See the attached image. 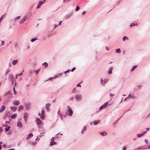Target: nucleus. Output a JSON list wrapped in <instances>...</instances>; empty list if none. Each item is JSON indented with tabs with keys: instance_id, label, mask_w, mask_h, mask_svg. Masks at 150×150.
Instances as JSON below:
<instances>
[{
	"instance_id": "11",
	"label": "nucleus",
	"mask_w": 150,
	"mask_h": 150,
	"mask_svg": "<svg viewBox=\"0 0 150 150\" xmlns=\"http://www.w3.org/2000/svg\"><path fill=\"white\" fill-rule=\"evenodd\" d=\"M33 136V134L32 133H30L28 136L26 137V140H28Z\"/></svg>"
},
{
	"instance_id": "30",
	"label": "nucleus",
	"mask_w": 150,
	"mask_h": 150,
	"mask_svg": "<svg viewBox=\"0 0 150 150\" xmlns=\"http://www.w3.org/2000/svg\"><path fill=\"white\" fill-rule=\"evenodd\" d=\"M23 108V105L20 106L18 108V110L20 111L22 110Z\"/></svg>"
},
{
	"instance_id": "27",
	"label": "nucleus",
	"mask_w": 150,
	"mask_h": 150,
	"mask_svg": "<svg viewBox=\"0 0 150 150\" xmlns=\"http://www.w3.org/2000/svg\"><path fill=\"white\" fill-rule=\"evenodd\" d=\"M17 114H14L13 115H12L11 116V119H14V118H15L16 116H17Z\"/></svg>"
},
{
	"instance_id": "20",
	"label": "nucleus",
	"mask_w": 150,
	"mask_h": 150,
	"mask_svg": "<svg viewBox=\"0 0 150 150\" xmlns=\"http://www.w3.org/2000/svg\"><path fill=\"white\" fill-rule=\"evenodd\" d=\"M5 109V107L4 105L2 106L1 109H0V112H2Z\"/></svg>"
},
{
	"instance_id": "7",
	"label": "nucleus",
	"mask_w": 150,
	"mask_h": 150,
	"mask_svg": "<svg viewBox=\"0 0 150 150\" xmlns=\"http://www.w3.org/2000/svg\"><path fill=\"white\" fill-rule=\"evenodd\" d=\"M45 2H44V1H39V2L38 3V5L37 7V9H39V8L44 3H45Z\"/></svg>"
},
{
	"instance_id": "53",
	"label": "nucleus",
	"mask_w": 150,
	"mask_h": 150,
	"mask_svg": "<svg viewBox=\"0 0 150 150\" xmlns=\"http://www.w3.org/2000/svg\"><path fill=\"white\" fill-rule=\"evenodd\" d=\"M80 83H78L77 85V87H81V85H80Z\"/></svg>"
},
{
	"instance_id": "16",
	"label": "nucleus",
	"mask_w": 150,
	"mask_h": 150,
	"mask_svg": "<svg viewBox=\"0 0 150 150\" xmlns=\"http://www.w3.org/2000/svg\"><path fill=\"white\" fill-rule=\"evenodd\" d=\"M137 23L136 21L133 22L132 23H131L130 25V27H131L132 26H134L135 25H137Z\"/></svg>"
},
{
	"instance_id": "47",
	"label": "nucleus",
	"mask_w": 150,
	"mask_h": 150,
	"mask_svg": "<svg viewBox=\"0 0 150 150\" xmlns=\"http://www.w3.org/2000/svg\"><path fill=\"white\" fill-rule=\"evenodd\" d=\"M123 150H126V146H124L122 148Z\"/></svg>"
},
{
	"instance_id": "43",
	"label": "nucleus",
	"mask_w": 150,
	"mask_h": 150,
	"mask_svg": "<svg viewBox=\"0 0 150 150\" xmlns=\"http://www.w3.org/2000/svg\"><path fill=\"white\" fill-rule=\"evenodd\" d=\"M131 96V94H129V96H128L127 98H125V101L126 100L129 98V97H130Z\"/></svg>"
},
{
	"instance_id": "31",
	"label": "nucleus",
	"mask_w": 150,
	"mask_h": 150,
	"mask_svg": "<svg viewBox=\"0 0 150 150\" xmlns=\"http://www.w3.org/2000/svg\"><path fill=\"white\" fill-rule=\"evenodd\" d=\"M11 71L10 69L9 68L6 71V73H5V75H6L9 72H10Z\"/></svg>"
},
{
	"instance_id": "4",
	"label": "nucleus",
	"mask_w": 150,
	"mask_h": 150,
	"mask_svg": "<svg viewBox=\"0 0 150 150\" xmlns=\"http://www.w3.org/2000/svg\"><path fill=\"white\" fill-rule=\"evenodd\" d=\"M22 119L20 118L18 120V121L17 123V127L19 128H22L23 127V125L21 123Z\"/></svg>"
},
{
	"instance_id": "23",
	"label": "nucleus",
	"mask_w": 150,
	"mask_h": 150,
	"mask_svg": "<svg viewBox=\"0 0 150 150\" xmlns=\"http://www.w3.org/2000/svg\"><path fill=\"white\" fill-rule=\"evenodd\" d=\"M87 130V128L86 126H84L83 127V129L81 131V133L82 134H83L84 132L86 131Z\"/></svg>"
},
{
	"instance_id": "22",
	"label": "nucleus",
	"mask_w": 150,
	"mask_h": 150,
	"mask_svg": "<svg viewBox=\"0 0 150 150\" xmlns=\"http://www.w3.org/2000/svg\"><path fill=\"white\" fill-rule=\"evenodd\" d=\"M51 105V104L50 103H47L46 105V108L47 110H49V108L50 106Z\"/></svg>"
},
{
	"instance_id": "61",
	"label": "nucleus",
	"mask_w": 150,
	"mask_h": 150,
	"mask_svg": "<svg viewBox=\"0 0 150 150\" xmlns=\"http://www.w3.org/2000/svg\"><path fill=\"white\" fill-rule=\"evenodd\" d=\"M110 96H114V94H111V93H110Z\"/></svg>"
},
{
	"instance_id": "64",
	"label": "nucleus",
	"mask_w": 150,
	"mask_h": 150,
	"mask_svg": "<svg viewBox=\"0 0 150 150\" xmlns=\"http://www.w3.org/2000/svg\"><path fill=\"white\" fill-rule=\"evenodd\" d=\"M106 49L108 51L109 50V49L107 47H106Z\"/></svg>"
},
{
	"instance_id": "57",
	"label": "nucleus",
	"mask_w": 150,
	"mask_h": 150,
	"mask_svg": "<svg viewBox=\"0 0 150 150\" xmlns=\"http://www.w3.org/2000/svg\"><path fill=\"white\" fill-rule=\"evenodd\" d=\"M74 99V97H72L70 98V100H72Z\"/></svg>"
},
{
	"instance_id": "24",
	"label": "nucleus",
	"mask_w": 150,
	"mask_h": 150,
	"mask_svg": "<svg viewBox=\"0 0 150 150\" xmlns=\"http://www.w3.org/2000/svg\"><path fill=\"white\" fill-rule=\"evenodd\" d=\"M18 62V60L17 59L13 60L12 62V64L13 65H15Z\"/></svg>"
},
{
	"instance_id": "51",
	"label": "nucleus",
	"mask_w": 150,
	"mask_h": 150,
	"mask_svg": "<svg viewBox=\"0 0 150 150\" xmlns=\"http://www.w3.org/2000/svg\"><path fill=\"white\" fill-rule=\"evenodd\" d=\"M70 70H68L67 71H66L64 72V73L66 74V73L67 72L70 71Z\"/></svg>"
},
{
	"instance_id": "28",
	"label": "nucleus",
	"mask_w": 150,
	"mask_h": 150,
	"mask_svg": "<svg viewBox=\"0 0 150 150\" xmlns=\"http://www.w3.org/2000/svg\"><path fill=\"white\" fill-rule=\"evenodd\" d=\"M42 65H44L45 67L46 68L48 66V64L47 62H45L44 63L42 64Z\"/></svg>"
},
{
	"instance_id": "41",
	"label": "nucleus",
	"mask_w": 150,
	"mask_h": 150,
	"mask_svg": "<svg viewBox=\"0 0 150 150\" xmlns=\"http://www.w3.org/2000/svg\"><path fill=\"white\" fill-rule=\"evenodd\" d=\"M70 1L69 0H67L66 1V0H63V3H66Z\"/></svg>"
},
{
	"instance_id": "1",
	"label": "nucleus",
	"mask_w": 150,
	"mask_h": 150,
	"mask_svg": "<svg viewBox=\"0 0 150 150\" xmlns=\"http://www.w3.org/2000/svg\"><path fill=\"white\" fill-rule=\"evenodd\" d=\"M28 18V16L27 15H25L19 21V24H22Z\"/></svg>"
},
{
	"instance_id": "9",
	"label": "nucleus",
	"mask_w": 150,
	"mask_h": 150,
	"mask_svg": "<svg viewBox=\"0 0 150 150\" xmlns=\"http://www.w3.org/2000/svg\"><path fill=\"white\" fill-rule=\"evenodd\" d=\"M28 117V113L27 112H25L23 114V118L25 122H26L27 121Z\"/></svg>"
},
{
	"instance_id": "44",
	"label": "nucleus",
	"mask_w": 150,
	"mask_h": 150,
	"mask_svg": "<svg viewBox=\"0 0 150 150\" xmlns=\"http://www.w3.org/2000/svg\"><path fill=\"white\" fill-rule=\"evenodd\" d=\"M76 67H74L73 68H72V69L71 70V71L73 72L74 70L76 69Z\"/></svg>"
},
{
	"instance_id": "35",
	"label": "nucleus",
	"mask_w": 150,
	"mask_h": 150,
	"mask_svg": "<svg viewBox=\"0 0 150 150\" xmlns=\"http://www.w3.org/2000/svg\"><path fill=\"white\" fill-rule=\"evenodd\" d=\"M40 70V69H39L38 70H35V73L36 75H37L39 73Z\"/></svg>"
},
{
	"instance_id": "55",
	"label": "nucleus",
	"mask_w": 150,
	"mask_h": 150,
	"mask_svg": "<svg viewBox=\"0 0 150 150\" xmlns=\"http://www.w3.org/2000/svg\"><path fill=\"white\" fill-rule=\"evenodd\" d=\"M58 25H57V24H55L54 25V28H56L58 26Z\"/></svg>"
},
{
	"instance_id": "5",
	"label": "nucleus",
	"mask_w": 150,
	"mask_h": 150,
	"mask_svg": "<svg viewBox=\"0 0 150 150\" xmlns=\"http://www.w3.org/2000/svg\"><path fill=\"white\" fill-rule=\"evenodd\" d=\"M54 137H52L51 139L50 146H52L56 144V143L54 142Z\"/></svg>"
},
{
	"instance_id": "15",
	"label": "nucleus",
	"mask_w": 150,
	"mask_h": 150,
	"mask_svg": "<svg viewBox=\"0 0 150 150\" xmlns=\"http://www.w3.org/2000/svg\"><path fill=\"white\" fill-rule=\"evenodd\" d=\"M99 134L103 136H105L107 135V133L105 131L102 132H100Z\"/></svg>"
},
{
	"instance_id": "60",
	"label": "nucleus",
	"mask_w": 150,
	"mask_h": 150,
	"mask_svg": "<svg viewBox=\"0 0 150 150\" xmlns=\"http://www.w3.org/2000/svg\"><path fill=\"white\" fill-rule=\"evenodd\" d=\"M2 130V128L1 127H0V134L1 133Z\"/></svg>"
},
{
	"instance_id": "39",
	"label": "nucleus",
	"mask_w": 150,
	"mask_h": 150,
	"mask_svg": "<svg viewBox=\"0 0 150 150\" xmlns=\"http://www.w3.org/2000/svg\"><path fill=\"white\" fill-rule=\"evenodd\" d=\"M125 39H126L127 40L128 39V38L126 36H125L123 37V41H124L125 40Z\"/></svg>"
},
{
	"instance_id": "50",
	"label": "nucleus",
	"mask_w": 150,
	"mask_h": 150,
	"mask_svg": "<svg viewBox=\"0 0 150 150\" xmlns=\"http://www.w3.org/2000/svg\"><path fill=\"white\" fill-rule=\"evenodd\" d=\"M30 84H28L26 85L25 86L26 88H28Z\"/></svg>"
},
{
	"instance_id": "13",
	"label": "nucleus",
	"mask_w": 150,
	"mask_h": 150,
	"mask_svg": "<svg viewBox=\"0 0 150 150\" xmlns=\"http://www.w3.org/2000/svg\"><path fill=\"white\" fill-rule=\"evenodd\" d=\"M13 104L16 105H18L19 104V101L18 100H15L13 102Z\"/></svg>"
},
{
	"instance_id": "32",
	"label": "nucleus",
	"mask_w": 150,
	"mask_h": 150,
	"mask_svg": "<svg viewBox=\"0 0 150 150\" xmlns=\"http://www.w3.org/2000/svg\"><path fill=\"white\" fill-rule=\"evenodd\" d=\"M137 67V65H135V66H133V67L130 70V71H133L134 69Z\"/></svg>"
},
{
	"instance_id": "59",
	"label": "nucleus",
	"mask_w": 150,
	"mask_h": 150,
	"mask_svg": "<svg viewBox=\"0 0 150 150\" xmlns=\"http://www.w3.org/2000/svg\"><path fill=\"white\" fill-rule=\"evenodd\" d=\"M86 11H83V12L82 13V14L83 15H84V14L85 13H86Z\"/></svg>"
},
{
	"instance_id": "34",
	"label": "nucleus",
	"mask_w": 150,
	"mask_h": 150,
	"mask_svg": "<svg viewBox=\"0 0 150 150\" xmlns=\"http://www.w3.org/2000/svg\"><path fill=\"white\" fill-rule=\"evenodd\" d=\"M116 52L117 53H119L121 52L120 50V48H118L116 50Z\"/></svg>"
},
{
	"instance_id": "63",
	"label": "nucleus",
	"mask_w": 150,
	"mask_h": 150,
	"mask_svg": "<svg viewBox=\"0 0 150 150\" xmlns=\"http://www.w3.org/2000/svg\"><path fill=\"white\" fill-rule=\"evenodd\" d=\"M60 109H59V110H58V112H57V114H59V113H60Z\"/></svg>"
},
{
	"instance_id": "33",
	"label": "nucleus",
	"mask_w": 150,
	"mask_h": 150,
	"mask_svg": "<svg viewBox=\"0 0 150 150\" xmlns=\"http://www.w3.org/2000/svg\"><path fill=\"white\" fill-rule=\"evenodd\" d=\"M99 122H100L98 120L96 121H94L93 122L94 125H97Z\"/></svg>"
},
{
	"instance_id": "62",
	"label": "nucleus",
	"mask_w": 150,
	"mask_h": 150,
	"mask_svg": "<svg viewBox=\"0 0 150 150\" xmlns=\"http://www.w3.org/2000/svg\"><path fill=\"white\" fill-rule=\"evenodd\" d=\"M62 23V21H60L59 22V23L58 25H59H59H61Z\"/></svg>"
},
{
	"instance_id": "12",
	"label": "nucleus",
	"mask_w": 150,
	"mask_h": 150,
	"mask_svg": "<svg viewBox=\"0 0 150 150\" xmlns=\"http://www.w3.org/2000/svg\"><path fill=\"white\" fill-rule=\"evenodd\" d=\"M75 98L76 100L77 101H79L81 99V96L80 95H76L75 96Z\"/></svg>"
},
{
	"instance_id": "14",
	"label": "nucleus",
	"mask_w": 150,
	"mask_h": 150,
	"mask_svg": "<svg viewBox=\"0 0 150 150\" xmlns=\"http://www.w3.org/2000/svg\"><path fill=\"white\" fill-rule=\"evenodd\" d=\"M21 18L20 16H18L15 18L13 19V21L14 22H16L18 21Z\"/></svg>"
},
{
	"instance_id": "46",
	"label": "nucleus",
	"mask_w": 150,
	"mask_h": 150,
	"mask_svg": "<svg viewBox=\"0 0 150 150\" xmlns=\"http://www.w3.org/2000/svg\"><path fill=\"white\" fill-rule=\"evenodd\" d=\"M4 41H1V46H2V45H4Z\"/></svg>"
},
{
	"instance_id": "40",
	"label": "nucleus",
	"mask_w": 150,
	"mask_h": 150,
	"mask_svg": "<svg viewBox=\"0 0 150 150\" xmlns=\"http://www.w3.org/2000/svg\"><path fill=\"white\" fill-rule=\"evenodd\" d=\"M10 126H8V127L6 128H5V131L6 132H7L8 131L9 128H10Z\"/></svg>"
},
{
	"instance_id": "25",
	"label": "nucleus",
	"mask_w": 150,
	"mask_h": 150,
	"mask_svg": "<svg viewBox=\"0 0 150 150\" xmlns=\"http://www.w3.org/2000/svg\"><path fill=\"white\" fill-rule=\"evenodd\" d=\"M108 104V102H106L103 105H102L103 108H105L107 107Z\"/></svg>"
},
{
	"instance_id": "29",
	"label": "nucleus",
	"mask_w": 150,
	"mask_h": 150,
	"mask_svg": "<svg viewBox=\"0 0 150 150\" xmlns=\"http://www.w3.org/2000/svg\"><path fill=\"white\" fill-rule=\"evenodd\" d=\"M63 73H61L60 74H57L54 77H53V78H56L58 77L59 76H60L61 74H63Z\"/></svg>"
},
{
	"instance_id": "37",
	"label": "nucleus",
	"mask_w": 150,
	"mask_h": 150,
	"mask_svg": "<svg viewBox=\"0 0 150 150\" xmlns=\"http://www.w3.org/2000/svg\"><path fill=\"white\" fill-rule=\"evenodd\" d=\"M130 97L132 99H135L136 98L134 94H132Z\"/></svg>"
},
{
	"instance_id": "48",
	"label": "nucleus",
	"mask_w": 150,
	"mask_h": 150,
	"mask_svg": "<svg viewBox=\"0 0 150 150\" xmlns=\"http://www.w3.org/2000/svg\"><path fill=\"white\" fill-rule=\"evenodd\" d=\"M103 109V107H102V105L101 106L100 108H99V110H102Z\"/></svg>"
},
{
	"instance_id": "42",
	"label": "nucleus",
	"mask_w": 150,
	"mask_h": 150,
	"mask_svg": "<svg viewBox=\"0 0 150 150\" xmlns=\"http://www.w3.org/2000/svg\"><path fill=\"white\" fill-rule=\"evenodd\" d=\"M13 92H14V94H16V90H15V88H14L13 89Z\"/></svg>"
},
{
	"instance_id": "26",
	"label": "nucleus",
	"mask_w": 150,
	"mask_h": 150,
	"mask_svg": "<svg viewBox=\"0 0 150 150\" xmlns=\"http://www.w3.org/2000/svg\"><path fill=\"white\" fill-rule=\"evenodd\" d=\"M11 110L13 111H15L16 110V108L14 106H11Z\"/></svg>"
},
{
	"instance_id": "6",
	"label": "nucleus",
	"mask_w": 150,
	"mask_h": 150,
	"mask_svg": "<svg viewBox=\"0 0 150 150\" xmlns=\"http://www.w3.org/2000/svg\"><path fill=\"white\" fill-rule=\"evenodd\" d=\"M67 108L68 109V112H69V116H71L73 114V111L71 109V108L69 107V105L67 106Z\"/></svg>"
},
{
	"instance_id": "17",
	"label": "nucleus",
	"mask_w": 150,
	"mask_h": 150,
	"mask_svg": "<svg viewBox=\"0 0 150 150\" xmlns=\"http://www.w3.org/2000/svg\"><path fill=\"white\" fill-rule=\"evenodd\" d=\"M37 142H33L32 141H30L29 142V144H30L31 145L33 146H35L37 144Z\"/></svg>"
},
{
	"instance_id": "3",
	"label": "nucleus",
	"mask_w": 150,
	"mask_h": 150,
	"mask_svg": "<svg viewBox=\"0 0 150 150\" xmlns=\"http://www.w3.org/2000/svg\"><path fill=\"white\" fill-rule=\"evenodd\" d=\"M108 79V78H104L103 79L102 78L100 79V82L101 85L104 86L107 83Z\"/></svg>"
},
{
	"instance_id": "52",
	"label": "nucleus",
	"mask_w": 150,
	"mask_h": 150,
	"mask_svg": "<svg viewBox=\"0 0 150 150\" xmlns=\"http://www.w3.org/2000/svg\"><path fill=\"white\" fill-rule=\"evenodd\" d=\"M59 116H60V117H61V119L62 120L63 118H62V114H59Z\"/></svg>"
},
{
	"instance_id": "18",
	"label": "nucleus",
	"mask_w": 150,
	"mask_h": 150,
	"mask_svg": "<svg viewBox=\"0 0 150 150\" xmlns=\"http://www.w3.org/2000/svg\"><path fill=\"white\" fill-rule=\"evenodd\" d=\"M146 131H145L144 132H143V133H142V134H137V136L138 137H141L142 136H143L144 135V134L146 133Z\"/></svg>"
},
{
	"instance_id": "54",
	"label": "nucleus",
	"mask_w": 150,
	"mask_h": 150,
	"mask_svg": "<svg viewBox=\"0 0 150 150\" xmlns=\"http://www.w3.org/2000/svg\"><path fill=\"white\" fill-rule=\"evenodd\" d=\"M137 87L139 88H141V86L140 85L137 86Z\"/></svg>"
},
{
	"instance_id": "45",
	"label": "nucleus",
	"mask_w": 150,
	"mask_h": 150,
	"mask_svg": "<svg viewBox=\"0 0 150 150\" xmlns=\"http://www.w3.org/2000/svg\"><path fill=\"white\" fill-rule=\"evenodd\" d=\"M42 115L45 114V111L44 110H42L41 111V113H40Z\"/></svg>"
},
{
	"instance_id": "58",
	"label": "nucleus",
	"mask_w": 150,
	"mask_h": 150,
	"mask_svg": "<svg viewBox=\"0 0 150 150\" xmlns=\"http://www.w3.org/2000/svg\"><path fill=\"white\" fill-rule=\"evenodd\" d=\"M10 94V93L8 92L7 93H6V94L5 95L6 96V95H8V94Z\"/></svg>"
},
{
	"instance_id": "21",
	"label": "nucleus",
	"mask_w": 150,
	"mask_h": 150,
	"mask_svg": "<svg viewBox=\"0 0 150 150\" xmlns=\"http://www.w3.org/2000/svg\"><path fill=\"white\" fill-rule=\"evenodd\" d=\"M113 67H111L109 68V70L108 71V74H110L112 73V71L113 69Z\"/></svg>"
},
{
	"instance_id": "49",
	"label": "nucleus",
	"mask_w": 150,
	"mask_h": 150,
	"mask_svg": "<svg viewBox=\"0 0 150 150\" xmlns=\"http://www.w3.org/2000/svg\"><path fill=\"white\" fill-rule=\"evenodd\" d=\"M145 142H146V143L147 144H148V140L146 139H145Z\"/></svg>"
},
{
	"instance_id": "8",
	"label": "nucleus",
	"mask_w": 150,
	"mask_h": 150,
	"mask_svg": "<svg viewBox=\"0 0 150 150\" xmlns=\"http://www.w3.org/2000/svg\"><path fill=\"white\" fill-rule=\"evenodd\" d=\"M25 108L28 109L30 108L31 105V103H25Z\"/></svg>"
},
{
	"instance_id": "2",
	"label": "nucleus",
	"mask_w": 150,
	"mask_h": 150,
	"mask_svg": "<svg viewBox=\"0 0 150 150\" xmlns=\"http://www.w3.org/2000/svg\"><path fill=\"white\" fill-rule=\"evenodd\" d=\"M35 121L37 125L38 126H41L43 125V123L39 118L36 117L35 118Z\"/></svg>"
},
{
	"instance_id": "10",
	"label": "nucleus",
	"mask_w": 150,
	"mask_h": 150,
	"mask_svg": "<svg viewBox=\"0 0 150 150\" xmlns=\"http://www.w3.org/2000/svg\"><path fill=\"white\" fill-rule=\"evenodd\" d=\"M38 115L40 117V118L42 120H44L45 118V114L42 115L40 113H38Z\"/></svg>"
},
{
	"instance_id": "19",
	"label": "nucleus",
	"mask_w": 150,
	"mask_h": 150,
	"mask_svg": "<svg viewBox=\"0 0 150 150\" xmlns=\"http://www.w3.org/2000/svg\"><path fill=\"white\" fill-rule=\"evenodd\" d=\"M42 132L40 133V135L39 136L40 137H41L43 136L44 135V133H45V130L44 129H42Z\"/></svg>"
},
{
	"instance_id": "56",
	"label": "nucleus",
	"mask_w": 150,
	"mask_h": 150,
	"mask_svg": "<svg viewBox=\"0 0 150 150\" xmlns=\"http://www.w3.org/2000/svg\"><path fill=\"white\" fill-rule=\"evenodd\" d=\"M7 126V125H6V124H4L3 125V127H6Z\"/></svg>"
},
{
	"instance_id": "38",
	"label": "nucleus",
	"mask_w": 150,
	"mask_h": 150,
	"mask_svg": "<svg viewBox=\"0 0 150 150\" xmlns=\"http://www.w3.org/2000/svg\"><path fill=\"white\" fill-rule=\"evenodd\" d=\"M80 9V7H79V6H76V8L75 9V11H79V9Z\"/></svg>"
},
{
	"instance_id": "36",
	"label": "nucleus",
	"mask_w": 150,
	"mask_h": 150,
	"mask_svg": "<svg viewBox=\"0 0 150 150\" xmlns=\"http://www.w3.org/2000/svg\"><path fill=\"white\" fill-rule=\"evenodd\" d=\"M37 38H34L32 39L31 40V42H34L36 40H37Z\"/></svg>"
}]
</instances>
